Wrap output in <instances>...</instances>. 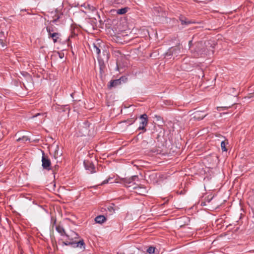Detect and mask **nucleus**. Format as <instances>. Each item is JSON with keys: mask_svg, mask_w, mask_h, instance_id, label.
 I'll return each instance as SVG.
<instances>
[{"mask_svg": "<svg viewBox=\"0 0 254 254\" xmlns=\"http://www.w3.org/2000/svg\"><path fill=\"white\" fill-rule=\"evenodd\" d=\"M189 45L191 56L195 58L206 55L209 50V47H211L212 49L214 48V46H213L210 41L197 42L192 45V41H190Z\"/></svg>", "mask_w": 254, "mask_h": 254, "instance_id": "f257e3e1", "label": "nucleus"}, {"mask_svg": "<svg viewBox=\"0 0 254 254\" xmlns=\"http://www.w3.org/2000/svg\"><path fill=\"white\" fill-rule=\"evenodd\" d=\"M66 239L62 242V246H70L73 248H78L83 250L85 249V244L83 239H81L79 241L77 240L79 238V235L73 231H70L66 233L64 236Z\"/></svg>", "mask_w": 254, "mask_h": 254, "instance_id": "f03ea898", "label": "nucleus"}, {"mask_svg": "<svg viewBox=\"0 0 254 254\" xmlns=\"http://www.w3.org/2000/svg\"><path fill=\"white\" fill-rule=\"evenodd\" d=\"M63 13L60 11L59 10H56L54 12H52L51 13V17L53 18V19L50 20V23H53L57 24V22L59 21H60V20L63 18Z\"/></svg>", "mask_w": 254, "mask_h": 254, "instance_id": "7ed1b4c3", "label": "nucleus"}, {"mask_svg": "<svg viewBox=\"0 0 254 254\" xmlns=\"http://www.w3.org/2000/svg\"><path fill=\"white\" fill-rule=\"evenodd\" d=\"M139 119L140 122L138 127V130H142L143 132H145L146 131L145 127L148 124V118L147 115L146 114L141 115L140 116Z\"/></svg>", "mask_w": 254, "mask_h": 254, "instance_id": "20e7f679", "label": "nucleus"}, {"mask_svg": "<svg viewBox=\"0 0 254 254\" xmlns=\"http://www.w3.org/2000/svg\"><path fill=\"white\" fill-rule=\"evenodd\" d=\"M42 166L44 169H45V170H47L48 171L51 170V161L48 158V157L47 156H46L45 155L44 152H43V156L42 157Z\"/></svg>", "mask_w": 254, "mask_h": 254, "instance_id": "39448f33", "label": "nucleus"}, {"mask_svg": "<svg viewBox=\"0 0 254 254\" xmlns=\"http://www.w3.org/2000/svg\"><path fill=\"white\" fill-rule=\"evenodd\" d=\"M180 53V48L178 47H171L165 53V57L171 58V56L175 55L177 56V55Z\"/></svg>", "mask_w": 254, "mask_h": 254, "instance_id": "423d86ee", "label": "nucleus"}, {"mask_svg": "<svg viewBox=\"0 0 254 254\" xmlns=\"http://www.w3.org/2000/svg\"><path fill=\"white\" fill-rule=\"evenodd\" d=\"M84 166L86 170H88L90 173L93 174L96 172L95 167L92 162L89 160H84Z\"/></svg>", "mask_w": 254, "mask_h": 254, "instance_id": "0eeeda50", "label": "nucleus"}, {"mask_svg": "<svg viewBox=\"0 0 254 254\" xmlns=\"http://www.w3.org/2000/svg\"><path fill=\"white\" fill-rule=\"evenodd\" d=\"M133 185H134V186L132 187V189L136 190V192L137 193L140 195H145L147 193V190L146 187L135 184H133Z\"/></svg>", "mask_w": 254, "mask_h": 254, "instance_id": "6e6552de", "label": "nucleus"}, {"mask_svg": "<svg viewBox=\"0 0 254 254\" xmlns=\"http://www.w3.org/2000/svg\"><path fill=\"white\" fill-rule=\"evenodd\" d=\"M138 176L136 175H134V176H132L131 177L128 178H125L124 179L123 181L125 185H127V184L129 185V184H132V185H131L127 186V187L130 188L131 186H133V187L134 186V185H133V184H134L133 183V182L135 180H138Z\"/></svg>", "mask_w": 254, "mask_h": 254, "instance_id": "1a4fd4ad", "label": "nucleus"}, {"mask_svg": "<svg viewBox=\"0 0 254 254\" xmlns=\"http://www.w3.org/2000/svg\"><path fill=\"white\" fill-rule=\"evenodd\" d=\"M122 79L123 77H122L118 79L111 80L110 82V85H109V87L110 88H111L112 87H116L118 85L121 84Z\"/></svg>", "mask_w": 254, "mask_h": 254, "instance_id": "9d476101", "label": "nucleus"}, {"mask_svg": "<svg viewBox=\"0 0 254 254\" xmlns=\"http://www.w3.org/2000/svg\"><path fill=\"white\" fill-rule=\"evenodd\" d=\"M129 9L130 8L128 7H125L122 8L114 10V11L119 15H123L126 13Z\"/></svg>", "mask_w": 254, "mask_h": 254, "instance_id": "9b49d317", "label": "nucleus"}, {"mask_svg": "<svg viewBox=\"0 0 254 254\" xmlns=\"http://www.w3.org/2000/svg\"><path fill=\"white\" fill-rule=\"evenodd\" d=\"M106 220V217L102 215L97 216L95 218V221L97 223L102 224Z\"/></svg>", "mask_w": 254, "mask_h": 254, "instance_id": "f8f14e48", "label": "nucleus"}, {"mask_svg": "<svg viewBox=\"0 0 254 254\" xmlns=\"http://www.w3.org/2000/svg\"><path fill=\"white\" fill-rule=\"evenodd\" d=\"M179 19L183 25H187L191 23L190 21L186 17L182 15H181Z\"/></svg>", "mask_w": 254, "mask_h": 254, "instance_id": "ddd939ff", "label": "nucleus"}, {"mask_svg": "<svg viewBox=\"0 0 254 254\" xmlns=\"http://www.w3.org/2000/svg\"><path fill=\"white\" fill-rule=\"evenodd\" d=\"M60 34L57 32H54L51 33V34H49V38H52L53 40L54 43H56L57 42L58 39L59 38Z\"/></svg>", "mask_w": 254, "mask_h": 254, "instance_id": "4468645a", "label": "nucleus"}, {"mask_svg": "<svg viewBox=\"0 0 254 254\" xmlns=\"http://www.w3.org/2000/svg\"><path fill=\"white\" fill-rule=\"evenodd\" d=\"M56 230L62 236H65L66 234L64 228L62 226H57L56 227Z\"/></svg>", "mask_w": 254, "mask_h": 254, "instance_id": "2eb2a0df", "label": "nucleus"}, {"mask_svg": "<svg viewBox=\"0 0 254 254\" xmlns=\"http://www.w3.org/2000/svg\"><path fill=\"white\" fill-rule=\"evenodd\" d=\"M203 113L201 111H197L194 113V118L198 120H202L205 116L206 115H201Z\"/></svg>", "mask_w": 254, "mask_h": 254, "instance_id": "dca6fc26", "label": "nucleus"}, {"mask_svg": "<svg viewBox=\"0 0 254 254\" xmlns=\"http://www.w3.org/2000/svg\"><path fill=\"white\" fill-rule=\"evenodd\" d=\"M62 155V153L59 152V146L57 145L55 150V152L54 153V156L55 159L57 158L58 157L61 156Z\"/></svg>", "mask_w": 254, "mask_h": 254, "instance_id": "f3484780", "label": "nucleus"}, {"mask_svg": "<svg viewBox=\"0 0 254 254\" xmlns=\"http://www.w3.org/2000/svg\"><path fill=\"white\" fill-rule=\"evenodd\" d=\"M93 51L98 55L100 53V49L95 44H93Z\"/></svg>", "mask_w": 254, "mask_h": 254, "instance_id": "a211bd4d", "label": "nucleus"}, {"mask_svg": "<svg viewBox=\"0 0 254 254\" xmlns=\"http://www.w3.org/2000/svg\"><path fill=\"white\" fill-rule=\"evenodd\" d=\"M27 140H29V138L26 136H23L22 137H19V138L17 139V141H22L23 142H25Z\"/></svg>", "mask_w": 254, "mask_h": 254, "instance_id": "6ab92c4d", "label": "nucleus"}, {"mask_svg": "<svg viewBox=\"0 0 254 254\" xmlns=\"http://www.w3.org/2000/svg\"><path fill=\"white\" fill-rule=\"evenodd\" d=\"M155 247L150 246L147 249V252L149 254H154L155 252Z\"/></svg>", "mask_w": 254, "mask_h": 254, "instance_id": "aec40b11", "label": "nucleus"}, {"mask_svg": "<svg viewBox=\"0 0 254 254\" xmlns=\"http://www.w3.org/2000/svg\"><path fill=\"white\" fill-rule=\"evenodd\" d=\"M226 143L225 142V141H221V149L223 151H226L227 150L226 148Z\"/></svg>", "mask_w": 254, "mask_h": 254, "instance_id": "412c9836", "label": "nucleus"}, {"mask_svg": "<svg viewBox=\"0 0 254 254\" xmlns=\"http://www.w3.org/2000/svg\"><path fill=\"white\" fill-rule=\"evenodd\" d=\"M46 30L48 33V35L52 33V32L54 31V28L53 27V25L51 26H47L46 27Z\"/></svg>", "mask_w": 254, "mask_h": 254, "instance_id": "4be33fe9", "label": "nucleus"}, {"mask_svg": "<svg viewBox=\"0 0 254 254\" xmlns=\"http://www.w3.org/2000/svg\"><path fill=\"white\" fill-rule=\"evenodd\" d=\"M126 1V0H115L114 3L115 4H123L125 3Z\"/></svg>", "mask_w": 254, "mask_h": 254, "instance_id": "5701e85b", "label": "nucleus"}, {"mask_svg": "<svg viewBox=\"0 0 254 254\" xmlns=\"http://www.w3.org/2000/svg\"><path fill=\"white\" fill-rule=\"evenodd\" d=\"M0 44L1 45L2 48H5L6 45L5 44V43L4 42V40L0 36Z\"/></svg>", "mask_w": 254, "mask_h": 254, "instance_id": "b1692460", "label": "nucleus"}, {"mask_svg": "<svg viewBox=\"0 0 254 254\" xmlns=\"http://www.w3.org/2000/svg\"><path fill=\"white\" fill-rule=\"evenodd\" d=\"M103 53L104 56H106V60L108 61L109 58V53L107 51H104Z\"/></svg>", "mask_w": 254, "mask_h": 254, "instance_id": "393cba45", "label": "nucleus"}, {"mask_svg": "<svg viewBox=\"0 0 254 254\" xmlns=\"http://www.w3.org/2000/svg\"><path fill=\"white\" fill-rule=\"evenodd\" d=\"M110 178H109L108 179H106L104 181H103L102 183L101 184V185H103L104 184H106L109 183V181L110 180Z\"/></svg>", "mask_w": 254, "mask_h": 254, "instance_id": "a878e982", "label": "nucleus"}, {"mask_svg": "<svg viewBox=\"0 0 254 254\" xmlns=\"http://www.w3.org/2000/svg\"><path fill=\"white\" fill-rule=\"evenodd\" d=\"M155 118L156 119L157 121H162V119L160 116L155 115Z\"/></svg>", "mask_w": 254, "mask_h": 254, "instance_id": "bb28decb", "label": "nucleus"}, {"mask_svg": "<svg viewBox=\"0 0 254 254\" xmlns=\"http://www.w3.org/2000/svg\"><path fill=\"white\" fill-rule=\"evenodd\" d=\"M199 70L200 72H201V74L198 75L199 77H200L201 76V77H203L204 76L203 71L201 69Z\"/></svg>", "mask_w": 254, "mask_h": 254, "instance_id": "cd10ccee", "label": "nucleus"}, {"mask_svg": "<svg viewBox=\"0 0 254 254\" xmlns=\"http://www.w3.org/2000/svg\"><path fill=\"white\" fill-rule=\"evenodd\" d=\"M23 75L26 76L30 79H31V76L27 72H25L24 74H23Z\"/></svg>", "mask_w": 254, "mask_h": 254, "instance_id": "c85d7f7f", "label": "nucleus"}, {"mask_svg": "<svg viewBox=\"0 0 254 254\" xmlns=\"http://www.w3.org/2000/svg\"><path fill=\"white\" fill-rule=\"evenodd\" d=\"M154 9L155 10H157V11H158V12L159 13L160 11H162V9L161 8H160V7H154Z\"/></svg>", "mask_w": 254, "mask_h": 254, "instance_id": "c756f323", "label": "nucleus"}, {"mask_svg": "<svg viewBox=\"0 0 254 254\" xmlns=\"http://www.w3.org/2000/svg\"><path fill=\"white\" fill-rule=\"evenodd\" d=\"M58 54H59V57L61 58V59H63L64 57V53H58Z\"/></svg>", "mask_w": 254, "mask_h": 254, "instance_id": "7c9ffc66", "label": "nucleus"}, {"mask_svg": "<svg viewBox=\"0 0 254 254\" xmlns=\"http://www.w3.org/2000/svg\"><path fill=\"white\" fill-rule=\"evenodd\" d=\"M42 115V114H40V113H38V114H36L35 115L33 116L32 117V118H35V117H37V116H40V115Z\"/></svg>", "mask_w": 254, "mask_h": 254, "instance_id": "2f4dec72", "label": "nucleus"}, {"mask_svg": "<svg viewBox=\"0 0 254 254\" xmlns=\"http://www.w3.org/2000/svg\"><path fill=\"white\" fill-rule=\"evenodd\" d=\"M2 97L0 95V102H1Z\"/></svg>", "mask_w": 254, "mask_h": 254, "instance_id": "473e14b6", "label": "nucleus"}, {"mask_svg": "<svg viewBox=\"0 0 254 254\" xmlns=\"http://www.w3.org/2000/svg\"><path fill=\"white\" fill-rule=\"evenodd\" d=\"M70 95H71V96H72V97L73 93L71 94H70Z\"/></svg>", "mask_w": 254, "mask_h": 254, "instance_id": "72a5a7b5", "label": "nucleus"}]
</instances>
